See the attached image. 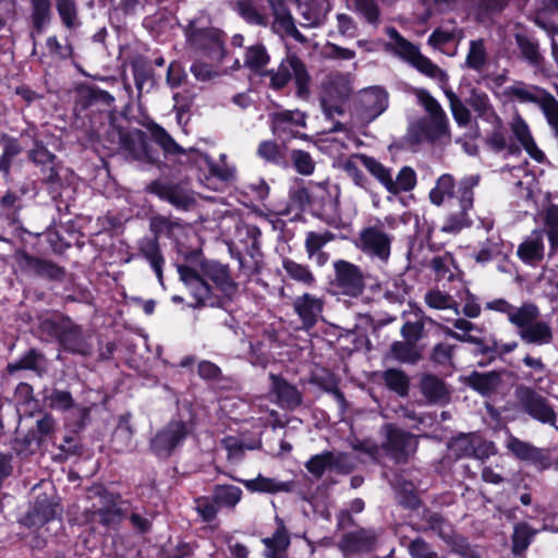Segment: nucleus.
Wrapping results in <instances>:
<instances>
[{"instance_id":"38","label":"nucleus","mask_w":558,"mask_h":558,"mask_svg":"<svg viewBox=\"0 0 558 558\" xmlns=\"http://www.w3.org/2000/svg\"><path fill=\"white\" fill-rule=\"evenodd\" d=\"M391 355L401 363L413 364L422 357L421 348L410 341H396L390 348Z\"/></svg>"},{"instance_id":"34","label":"nucleus","mask_w":558,"mask_h":558,"mask_svg":"<svg viewBox=\"0 0 558 558\" xmlns=\"http://www.w3.org/2000/svg\"><path fill=\"white\" fill-rule=\"evenodd\" d=\"M487 61L488 52L485 40L482 38L471 40L465 57V66L473 71L481 72L487 64Z\"/></svg>"},{"instance_id":"54","label":"nucleus","mask_w":558,"mask_h":558,"mask_svg":"<svg viewBox=\"0 0 558 558\" xmlns=\"http://www.w3.org/2000/svg\"><path fill=\"white\" fill-rule=\"evenodd\" d=\"M221 445L228 453V460H240L243 457L244 450L257 448L256 445H246L241 439L233 436L222 438Z\"/></svg>"},{"instance_id":"36","label":"nucleus","mask_w":558,"mask_h":558,"mask_svg":"<svg viewBox=\"0 0 558 558\" xmlns=\"http://www.w3.org/2000/svg\"><path fill=\"white\" fill-rule=\"evenodd\" d=\"M124 148L133 159L147 160L149 162L155 160L148 150L145 135L141 131L131 133L125 137Z\"/></svg>"},{"instance_id":"26","label":"nucleus","mask_w":558,"mask_h":558,"mask_svg":"<svg viewBox=\"0 0 558 558\" xmlns=\"http://www.w3.org/2000/svg\"><path fill=\"white\" fill-rule=\"evenodd\" d=\"M282 269L289 279L304 287L311 288L316 284V278L308 265L286 257L282 259Z\"/></svg>"},{"instance_id":"10","label":"nucleus","mask_w":558,"mask_h":558,"mask_svg":"<svg viewBox=\"0 0 558 558\" xmlns=\"http://www.w3.org/2000/svg\"><path fill=\"white\" fill-rule=\"evenodd\" d=\"M267 75L270 77V86L275 89L284 87L293 77L298 97L306 99L310 96L311 77L305 64L296 56H288L277 70L268 71Z\"/></svg>"},{"instance_id":"52","label":"nucleus","mask_w":558,"mask_h":558,"mask_svg":"<svg viewBox=\"0 0 558 558\" xmlns=\"http://www.w3.org/2000/svg\"><path fill=\"white\" fill-rule=\"evenodd\" d=\"M426 304L436 310H450L453 308L457 315L460 314L458 310V304L453 300V298L439 290H430L425 294Z\"/></svg>"},{"instance_id":"20","label":"nucleus","mask_w":558,"mask_h":558,"mask_svg":"<svg viewBox=\"0 0 558 558\" xmlns=\"http://www.w3.org/2000/svg\"><path fill=\"white\" fill-rule=\"evenodd\" d=\"M324 301L311 293H304L293 301V308L305 328L313 327L322 315Z\"/></svg>"},{"instance_id":"7","label":"nucleus","mask_w":558,"mask_h":558,"mask_svg":"<svg viewBox=\"0 0 558 558\" xmlns=\"http://www.w3.org/2000/svg\"><path fill=\"white\" fill-rule=\"evenodd\" d=\"M514 408L518 412L549 425L558 430L557 413L549 400L534 388L520 385L514 390Z\"/></svg>"},{"instance_id":"53","label":"nucleus","mask_w":558,"mask_h":558,"mask_svg":"<svg viewBox=\"0 0 558 558\" xmlns=\"http://www.w3.org/2000/svg\"><path fill=\"white\" fill-rule=\"evenodd\" d=\"M545 227L553 253L558 251V206H550L545 216Z\"/></svg>"},{"instance_id":"5","label":"nucleus","mask_w":558,"mask_h":558,"mask_svg":"<svg viewBox=\"0 0 558 558\" xmlns=\"http://www.w3.org/2000/svg\"><path fill=\"white\" fill-rule=\"evenodd\" d=\"M396 219L392 216L385 217L383 220L375 219L373 223L360 231L355 242L356 247L371 259L386 264L389 260L393 241L389 230L393 228Z\"/></svg>"},{"instance_id":"47","label":"nucleus","mask_w":558,"mask_h":558,"mask_svg":"<svg viewBox=\"0 0 558 558\" xmlns=\"http://www.w3.org/2000/svg\"><path fill=\"white\" fill-rule=\"evenodd\" d=\"M453 326L456 329L462 331V333H459L450 328H446L445 333L448 337L453 338L459 341H462V342H469V343H473V344L480 343L478 338L470 335V332L477 330V327L473 323H471L470 320L464 319V318H458V319L453 320Z\"/></svg>"},{"instance_id":"4","label":"nucleus","mask_w":558,"mask_h":558,"mask_svg":"<svg viewBox=\"0 0 558 558\" xmlns=\"http://www.w3.org/2000/svg\"><path fill=\"white\" fill-rule=\"evenodd\" d=\"M39 332L43 340L58 341L68 352L87 355L92 351L82 329L68 317L44 319L39 325Z\"/></svg>"},{"instance_id":"58","label":"nucleus","mask_w":558,"mask_h":558,"mask_svg":"<svg viewBox=\"0 0 558 558\" xmlns=\"http://www.w3.org/2000/svg\"><path fill=\"white\" fill-rule=\"evenodd\" d=\"M492 132L486 136V145L495 153L505 150L508 146V140L504 130V123L500 119L499 125H490Z\"/></svg>"},{"instance_id":"37","label":"nucleus","mask_w":558,"mask_h":558,"mask_svg":"<svg viewBox=\"0 0 558 558\" xmlns=\"http://www.w3.org/2000/svg\"><path fill=\"white\" fill-rule=\"evenodd\" d=\"M242 498V489L234 485H216L213 499L219 508H234Z\"/></svg>"},{"instance_id":"32","label":"nucleus","mask_w":558,"mask_h":558,"mask_svg":"<svg viewBox=\"0 0 558 558\" xmlns=\"http://www.w3.org/2000/svg\"><path fill=\"white\" fill-rule=\"evenodd\" d=\"M244 486L252 493L276 494L280 492H289L291 484L288 482H279L275 478L258 475L252 480L243 481Z\"/></svg>"},{"instance_id":"48","label":"nucleus","mask_w":558,"mask_h":558,"mask_svg":"<svg viewBox=\"0 0 558 558\" xmlns=\"http://www.w3.org/2000/svg\"><path fill=\"white\" fill-rule=\"evenodd\" d=\"M299 10L304 20L302 25L306 27L318 26L326 15V10L314 2H303L299 5Z\"/></svg>"},{"instance_id":"45","label":"nucleus","mask_w":558,"mask_h":558,"mask_svg":"<svg viewBox=\"0 0 558 558\" xmlns=\"http://www.w3.org/2000/svg\"><path fill=\"white\" fill-rule=\"evenodd\" d=\"M264 544L267 547V557L269 558H277L278 554L289 546V535L282 521H279L278 527L272 537L264 539Z\"/></svg>"},{"instance_id":"1","label":"nucleus","mask_w":558,"mask_h":558,"mask_svg":"<svg viewBox=\"0 0 558 558\" xmlns=\"http://www.w3.org/2000/svg\"><path fill=\"white\" fill-rule=\"evenodd\" d=\"M181 281L191 291L196 304L204 305L211 296V288L207 279L226 295L231 296L236 291V284L231 279L228 268L213 260H204L198 254L186 264L178 265Z\"/></svg>"},{"instance_id":"28","label":"nucleus","mask_w":558,"mask_h":558,"mask_svg":"<svg viewBox=\"0 0 558 558\" xmlns=\"http://www.w3.org/2000/svg\"><path fill=\"white\" fill-rule=\"evenodd\" d=\"M8 372L13 374L21 369H29L41 376L47 371L46 359L37 350H29L19 361L8 365Z\"/></svg>"},{"instance_id":"25","label":"nucleus","mask_w":558,"mask_h":558,"mask_svg":"<svg viewBox=\"0 0 558 558\" xmlns=\"http://www.w3.org/2000/svg\"><path fill=\"white\" fill-rule=\"evenodd\" d=\"M507 434L505 446L518 460L537 462L543 458L542 449L527 441L519 439L509 432H507Z\"/></svg>"},{"instance_id":"29","label":"nucleus","mask_w":558,"mask_h":558,"mask_svg":"<svg viewBox=\"0 0 558 558\" xmlns=\"http://www.w3.org/2000/svg\"><path fill=\"white\" fill-rule=\"evenodd\" d=\"M144 126L149 132L154 142L161 147L165 154L179 155L184 153V149L172 138V136L156 122L149 121L145 123Z\"/></svg>"},{"instance_id":"46","label":"nucleus","mask_w":558,"mask_h":558,"mask_svg":"<svg viewBox=\"0 0 558 558\" xmlns=\"http://www.w3.org/2000/svg\"><path fill=\"white\" fill-rule=\"evenodd\" d=\"M470 386L482 395H488L500 384L499 375L496 373H473L469 378Z\"/></svg>"},{"instance_id":"57","label":"nucleus","mask_w":558,"mask_h":558,"mask_svg":"<svg viewBox=\"0 0 558 558\" xmlns=\"http://www.w3.org/2000/svg\"><path fill=\"white\" fill-rule=\"evenodd\" d=\"M33 5V23L38 32H41L43 27L50 20V1L49 0H32Z\"/></svg>"},{"instance_id":"15","label":"nucleus","mask_w":558,"mask_h":558,"mask_svg":"<svg viewBox=\"0 0 558 558\" xmlns=\"http://www.w3.org/2000/svg\"><path fill=\"white\" fill-rule=\"evenodd\" d=\"M193 47L211 60L220 62L225 56L222 34L218 29H195L189 35Z\"/></svg>"},{"instance_id":"24","label":"nucleus","mask_w":558,"mask_h":558,"mask_svg":"<svg viewBox=\"0 0 558 558\" xmlns=\"http://www.w3.org/2000/svg\"><path fill=\"white\" fill-rule=\"evenodd\" d=\"M366 155L354 154L340 161V169L353 181V183L364 190L369 186V180L363 173L366 169Z\"/></svg>"},{"instance_id":"11","label":"nucleus","mask_w":558,"mask_h":558,"mask_svg":"<svg viewBox=\"0 0 558 558\" xmlns=\"http://www.w3.org/2000/svg\"><path fill=\"white\" fill-rule=\"evenodd\" d=\"M335 278L331 288L335 293L357 298L365 289V277L362 269L353 263L338 259L333 263Z\"/></svg>"},{"instance_id":"2","label":"nucleus","mask_w":558,"mask_h":558,"mask_svg":"<svg viewBox=\"0 0 558 558\" xmlns=\"http://www.w3.org/2000/svg\"><path fill=\"white\" fill-rule=\"evenodd\" d=\"M485 308L506 315L525 344L542 347L550 344L554 340L550 323L539 319L541 311L532 302H523L515 306L508 300L498 298L486 302Z\"/></svg>"},{"instance_id":"40","label":"nucleus","mask_w":558,"mask_h":558,"mask_svg":"<svg viewBox=\"0 0 558 558\" xmlns=\"http://www.w3.org/2000/svg\"><path fill=\"white\" fill-rule=\"evenodd\" d=\"M57 515V505H53L45 496L37 498L29 513V520L33 525H40L53 520Z\"/></svg>"},{"instance_id":"16","label":"nucleus","mask_w":558,"mask_h":558,"mask_svg":"<svg viewBox=\"0 0 558 558\" xmlns=\"http://www.w3.org/2000/svg\"><path fill=\"white\" fill-rule=\"evenodd\" d=\"M186 435L187 429L183 422H171L156 434L151 440V449L158 457L167 458L182 444Z\"/></svg>"},{"instance_id":"50","label":"nucleus","mask_w":558,"mask_h":558,"mask_svg":"<svg viewBox=\"0 0 558 558\" xmlns=\"http://www.w3.org/2000/svg\"><path fill=\"white\" fill-rule=\"evenodd\" d=\"M269 61V56L262 45H254L247 48L244 58V66L254 72L260 71Z\"/></svg>"},{"instance_id":"27","label":"nucleus","mask_w":558,"mask_h":558,"mask_svg":"<svg viewBox=\"0 0 558 558\" xmlns=\"http://www.w3.org/2000/svg\"><path fill=\"white\" fill-rule=\"evenodd\" d=\"M519 257L525 263H535L544 256V241L542 231H533L531 235L520 244Z\"/></svg>"},{"instance_id":"22","label":"nucleus","mask_w":558,"mask_h":558,"mask_svg":"<svg viewBox=\"0 0 558 558\" xmlns=\"http://www.w3.org/2000/svg\"><path fill=\"white\" fill-rule=\"evenodd\" d=\"M269 378L271 380V392L276 396L281 408L292 410L301 404L302 396L296 387L274 374H270Z\"/></svg>"},{"instance_id":"3","label":"nucleus","mask_w":558,"mask_h":558,"mask_svg":"<svg viewBox=\"0 0 558 558\" xmlns=\"http://www.w3.org/2000/svg\"><path fill=\"white\" fill-rule=\"evenodd\" d=\"M460 96L450 88L445 89L452 117L459 126H468L472 121V111L475 118L488 125H499L500 117L496 112L489 96L475 87L470 86L468 94L462 89Z\"/></svg>"},{"instance_id":"60","label":"nucleus","mask_w":558,"mask_h":558,"mask_svg":"<svg viewBox=\"0 0 558 558\" xmlns=\"http://www.w3.org/2000/svg\"><path fill=\"white\" fill-rule=\"evenodd\" d=\"M534 533L526 524H518L514 527L512 543H513V553L521 554L524 551L533 537Z\"/></svg>"},{"instance_id":"49","label":"nucleus","mask_w":558,"mask_h":558,"mask_svg":"<svg viewBox=\"0 0 558 558\" xmlns=\"http://www.w3.org/2000/svg\"><path fill=\"white\" fill-rule=\"evenodd\" d=\"M335 239L333 233L330 231L314 232L310 231L306 233L304 247L307 258H312L314 253L323 251V247Z\"/></svg>"},{"instance_id":"31","label":"nucleus","mask_w":558,"mask_h":558,"mask_svg":"<svg viewBox=\"0 0 558 558\" xmlns=\"http://www.w3.org/2000/svg\"><path fill=\"white\" fill-rule=\"evenodd\" d=\"M505 94L521 102H535L541 105L548 93L536 86H529L522 82H517L513 85L508 86L505 89Z\"/></svg>"},{"instance_id":"17","label":"nucleus","mask_w":558,"mask_h":558,"mask_svg":"<svg viewBox=\"0 0 558 558\" xmlns=\"http://www.w3.org/2000/svg\"><path fill=\"white\" fill-rule=\"evenodd\" d=\"M306 116L300 110H283L271 114V130L279 138L299 136L298 128L306 125Z\"/></svg>"},{"instance_id":"59","label":"nucleus","mask_w":558,"mask_h":558,"mask_svg":"<svg viewBox=\"0 0 558 558\" xmlns=\"http://www.w3.org/2000/svg\"><path fill=\"white\" fill-rule=\"evenodd\" d=\"M428 525L429 529L437 533V535L445 542L449 544L453 543L452 526L441 515L437 513L430 514L428 518Z\"/></svg>"},{"instance_id":"8","label":"nucleus","mask_w":558,"mask_h":558,"mask_svg":"<svg viewBox=\"0 0 558 558\" xmlns=\"http://www.w3.org/2000/svg\"><path fill=\"white\" fill-rule=\"evenodd\" d=\"M352 93L350 76L330 73L322 82L320 106L327 118L342 116L344 102Z\"/></svg>"},{"instance_id":"44","label":"nucleus","mask_w":558,"mask_h":558,"mask_svg":"<svg viewBox=\"0 0 558 558\" xmlns=\"http://www.w3.org/2000/svg\"><path fill=\"white\" fill-rule=\"evenodd\" d=\"M353 10L372 26L379 25L380 9L376 0H353Z\"/></svg>"},{"instance_id":"41","label":"nucleus","mask_w":558,"mask_h":558,"mask_svg":"<svg viewBox=\"0 0 558 558\" xmlns=\"http://www.w3.org/2000/svg\"><path fill=\"white\" fill-rule=\"evenodd\" d=\"M133 430L128 415L121 416L112 435V444L117 451H125L132 447Z\"/></svg>"},{"instance_id":"9","label":"nucleus","mask_w":558,"mask_h":558,"mask_svg":"<svg viewBox=\"0 0 558 558\" xmlns=\"http://www.w3.org/2000/svg\"><path fill=\"white\" fill-rule=\"evenodd\" d=\"M478 181V175H468L459 181L457 201L459 203L460 210L448 215L440 228L442 232L457 234L464 228L471 226L472 219L470 218L469 211L473 207V190L477 186Z\"/></svg>"},{"instance_id":"51","label":"nucleus","mask_w":558,"mask_h":558,"mask_svg":"<svg viewBox=\"0 0 558 558\" xmlns=\"http://www.w3.org/2000/svg\"><path fill=\"white\" fill-rule=\"evenodd\" d=\"M432 269L437 280L452 281L456 277V266L450 255L434 257L432 259Z\"/></svg>"},{"instance_id":"18","label":"nucleus","mask_w":558,"mask_h":558,"mask_svg":"<svg viewBox=\"0 0 558 558\" xmlns=\"http://www.w3.org/2000/svg\"><path fill=\"white\" fill-rule=\"evenodd\" d=\"M94 494L98 501L92 506L93 517H97L105 525L117 524L121 519V509L118 507L114 496L102 488H96Z\"/></svg>"},{"instance_id":"21","label":"nucleus","mask_w":558,"mask_h":558,"mask_svg":"<svg viewBox=\"0 0 558 558\" xmlns=\"http://www.w3.org/2000/svg\"><path fill=\"white\" fill-rule=\"evenodd\" d=\"M376 539L375 531L362 529L343 535L339 546L344 554L369 551L374 548Z\"/></svg>"},{"instance_id":"35","label":"nucleus","mask_w":558,"mask_h":558,"mask_svg":"<svg viewBox=\"0 0 558 558\" xmlns=\"http://www.w3.org/2000/svg\"><path fill=\"white\" fill-rule=\"evenodd\" d=\"M421 389L424 397L430 402H446L449 399V391L445 383L436 376H425L422 379Z\"/></svg>"},{"instance_id":"62","label":"nucleus","mask_w":558,"mask_h":558,"mask_svg":"<svg viewBox=\"0 0 558 558\" xmlns=\"http://www.w3.org/2000/svg\"><path fill=\"white\" fill-rule=\"evenodd\" d=\"M330 459H332V451L316 454L306 462V469L314 476L320 477L325 471L330 470Z\"/></svg>"},{"instance_id":"19","label":"nucleus","mask_w":558,"mask_h":558,"mask_svg":"<svg viewBox=\"0 0 558 558\" xmlns=\"http://www.w3.org/2000/svg\"><path fill=\"white\" fill-rule=\"evenodd\" d=\"M149 191L179 209L186 210L195 203L192 193L180 185L153 182Z\"/></svg>"},{"instance_id":"30","label":"nucleus","mask_w":558,"mask_h":558,"mask_svg":"<svg viewBox=\"0 0 558 558\" xmlns=\"http://www.w3.org/2000/svg\"><path fill=\"white\" fill-rule=\"evenodd\" d=\"M457 190L458 185H456L453 177L449 173L441 174L429 192V199L432 204L440 206L447 198L457 199Z\"/></svg>"},{"instance_id":"6","label":"nucleus","mask_w":558,"mask_h":558,"mask_svg":"<svg viewBox=\"0 0 558 558\" xmlns=\"http://www.w3.org/2000/svg\"><path fill=\"white\" fill-rule=\"evenodd\" d=\"M386 34L390 41L385 45L387 51L393 52L408 61L421 73L439 81H446L447 74L427 57L423 56L417 47L400 35L395 27H387Z\"/></svg>"},{"instance_id":"43","label":"nucleus","mask_w":558,"mask_h":558,"mask_svg":"<svg viewBox=\"0 0 558 558\" xmlns=\"http://www.w3.org/2000/svg\"><path fill=\"white\" fill-rule=\"evenodd\" d=\"M383 379L386 386L399 396L404 397L408 395L410 380L404 372L397 368H389L384 372Z\"/></svg>"},{"instance_id":"64","label":"nucleus","mask_w":558,"mask_h":558,"mask_svg":"<svg viewBox=\"0 0 558 558\" xmlns=\"http://www.w3.org/2000/svg\"><path fill=\"white\" fill-rule=\"evenodd\" d=\"M544 98L545 99H543L539 107L545 114L548 124L555 134L558 135V101L550 94H547Z\"/></svg>"},{"instance_id":"23","label":"nucleus","mask_w":558,"mask_h":558,"mask_svg":"<svg viewBox=\"0 0 558 558\" xmlns=\"http://www.w3.org/2000/svg\"><path fill=\"white\" fill-rule=\"evenodd\" d=\"M510 130L514 137L520 142L525 151L536 161L541 162L545 159L544 153L538 149L534 142L529 125L523 118L515 113L510 122Z\"/></svg>"},{"instance_id":"42","label":"nucleus","mask_w":558,"mask_h":558,"mask_svg":"<svg viewBox=\"0 0 558 558\" xmlns=\"http://www.w3.org/2000/svg\"><path fill=\"white\" fill-rule=\"evenodd\" d=\"M416 185V173L408 166L400 169L396 178H392V185L388 186V192L391 194H399L402 192H410Z\"/></svg>"},{"instance_id":"55","label":"nucleus","mask_w":558,"mask_h":558,"mask_svg":"<svg viewBox=\"0 0 558 558\" xmlns=\"http://www.w3.org/2000/svg\"><path fill=\"white\" fill-rule=\"evenodd\" d=\"M461 37L462 32L457 27L437 28L430 34L428 43L435 48H440L446 44L459 40Z\"/></svg>"},{"instance_id":"33","label":"nucleus","mask_w":558,"mask_h":558,"mask_svg":"<svg viewBox=\"0 0 558 558\" xmlns=\"http://www.w3.org/2000/svg\"><path fill=\"white\" fill-rule=\"evenodd\" d=\"M138 248L144 257L149 262L159 281H161L163 257L160 254L157 239L143 238L138 242Z\"/></svg>"},{"instance_id":"13","label":"nucleus","mask_w":558,"mask_h":558,"mask_svg":"<svg viewBox=\"0 0 558 558\" xmlns=\"http://www.w3.org/2000/svg\"><path fill=\"white\" fill-rule=\"evenodd\" d=\"M388 95L380 87L364 90L359 98L355 116L362 124H367L380 116L387 108Z\"/></svg>"},{"instance_id":"14","label":"nucleus","mask_w":558,"mask_h":558,"mask_svg":"<svg viewBox=\"0 0 558 558\" xmlns=\"http://www.w3.org/2000/svg\"><path fill=\"white\" fill-rule=\"evenodd\" d=\"M383 430L386 435L385 448L393 459L403 461L415 452L417 440L412 434L391 424L384 425Z\"/></svg>"},{"instance_id":"61","label":"nucleus","mask_w":558,"mask_h":558,"mask_svg":"<svg viewBox=\"0 0 558 558\" xmlns=\"http://www.w3.org/2000/svg\"><path fill=\"white\" fill-rule=\"evenodd\" d=\"M291 160L295 170L303 175H311L315 170V162L311 155L304 150H293Z\"/></svg>"},{"instance_id":"39","label":"nucleus","mask_w":558,"mask_h":558,"mask_svg":"<svg viewBox=\"0 0 558 558\" xmlns=\"http://www.w3.org/2000/svg\"><path fill=\"white\" fill-rule=\"evenodd\" d=\"M225 154L220 155L219 161L215 162L210 157L205 156L206 165L209 168L211 177L217 178L221 185H226L235 180V168L227 162Z\"/></svg>"},{"instance_id":"12","label":"nucleus","mask_w":558,"mask_h":558,"mask_svg":"<svg viewBox=\"0 0 558 558\" xmlns=\"http://www.w3.org/2000/svg\"><path fill=\"white\" fill-rule=\"evenodd\" d=\"M417 99L428 113V118L423 122L422 126L425 135L430 141L448 135L449 120L438 100L424 89L417 92Z\"/></svg>"},{"instance_id":"63","label":"nucleus","mask_w":558,"mask_h":558,"mask_svg":"<svg viewBox=\"0 0 558 558\" xmlns=\"http://www.w3.org/2000/svg\"><path fill=\"white\" fill-rule=\"evenodd\" d=\"M365 161L366 170H368L388 191V186L392 185V174L390 170L372 157L366 156Z\"/></svg>"},{"instance_id":"56","label":"nucleus","mask_w":558,"mask_h":558,"mask_svg":"<svg viewBox=\"0 0 558 558\" xmlns=\"http://www.w3.org/2000/svg\"><path fill=\"white\" fill-rule=\"evenodd\" d=\"M57 10L68 28H74L78 25L77 10L74 0H58Z\"/></svg>"}]
</instances>
